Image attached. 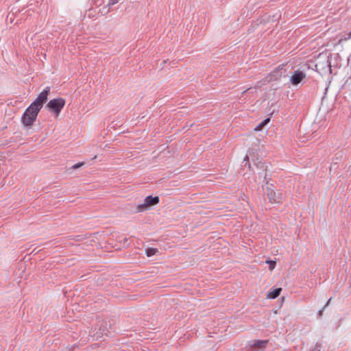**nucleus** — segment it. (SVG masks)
<instances>
[{"label": "nucleus", "mask_w": 351, "mask_h": 351, "mask_svg": "<svg viewBox=\"0 0 351 351\" xmlns=\"http://www.w3.org/2000/svg\"><path fill=\"white\" fill-rule=\"evenodd\" d=\"M65 105V100L63 98H56L50 100L47 107L53 111L56 116L59 114Z\"/></svg>", "instance_id": "nucleus-3"}, {"label": "nucleus", "mask_w": 351, "mask_h": 351, "mask_svg": "<svg viewBox=\"0 0 351 351\" xmlns=\"http://www.w3.org/2000/svg\"><path fill=\"white\" fill-rule=\"evenodd\" d=\"M330 301V299L327 302L326 305H328L329 304Z\"/></svg>", "instance_id": "nucleus-17"}, {"label": "nucleus", "mask_w": 351, "mask_h": 351, "mask_svg": "<svg viewBox=\"0 0 351 351\" xmlns=\"http://www.w3.org/2000/svg\"><path fill=\"white\" fill-rule=\"evenodd\" d=\"M84 164V162H78L73 166V169H75L80 168L82 166H83Z\"/></svg>", "instance_id": "nucleus-14"}, {"label": "nucleus", "mask_w": 351, "mask_h": 351, "mask_svg": "<svg viewBox=\"0 0 351 351\" xmlns=\"http://www.w3.org/2000/svg\"><path fill=\"white\" fill-rule=\"evenodd\" d=\"M270 121V119L269 118H267L265 119H264L263 121H261L254 129V130L255 132H258V131H261L262 130V129L263 128V127L265 125H266Z\"/></svg>", "instance_id": "nucleus-9"}, {"label": "nucleus", "mask_w": 351, "mask_h": 351, "mask_svg": "<svg viewBox=\"0 0 351 351\" xmlns=\"http://www.w3.org/2000/svg\"><path fill=\"white\" fill-rule=\"evenodd\" d=\"M144 202H145V204L147 205V206L148 208H149V207H151L152 206H155L159 203V197H158V196L153 197L152 195H149V196H147L145 197V199H144Z\"/></svg>", "instance_id": "nucleus-6"}, {"label": "nucleus", "mask_w": 351, "mask_h": 351, "mask_svg": "<svg viewBox=\"0 0 351 351\" xmlns=\"http://www.w3.org/2000/svg\"><path fill=\"white\" fill-rule=\"evenodd\" d=\"M50 91V88L47 87L44 89L43 91H42L38 96V97L36 99V100L32 103L31 104L35 105L36 108L41 110L43 104L47 101V97L49 95V93Z\"/></svg>", "instance_id": "nucleus-4"}, {"label": "nucleus", "mask_w": 351, "mask_h": 351, "mask_svg": "<svg viewBox=\"0 0 351 351\" xmlns=\"http://www.w3.org/2000/svg\"><path fill=\"white\" fill-rule=\"evenodd\" d=\"M305 75L301 71H296L291 76V82L293 85H297L304 78Z\"/></svg>", "instance_id": "nucleus-5"}, {"label": "nucleus", "mask_w": 351, "mask_h": 351, "mask_svg": "<svg viewBox=\"0 0 351 351\" xmlns=\"http://www.w3.org/2000/svg\"><path fill=\"white\" fill-rule=\"evenodd\" d=\"M267 343V340H256L253 341L250 346L254 348H261L265 347Z\"/></svg>", "instance_id": "nucleus-8"}, {"label": "nucleus", "mask_w": 351, "mask_h": 351, "mask_svg": "<svg viewBox=\"0 0 351 351\" xmlns=\"http://www.w3.org/2000/svg\"><path fill=\"white\" fill-rule=\"evenodd\" d=\"M267 195L269 200L272 204H280L285 199L283 193L278 190H275L272 184L267 187Z\"/></svg>", "instance_id": "nucleus-2"}, {"label": "nucleus", "mask_w": 351, "mask_h": 351, "mask_svg": "<svg viewBox=\"0 0 351 351\" xmlns=\"http://www.w3.org/2000/svg\"><path fill=\"white\" fill-rule=\"evenodd\" d=\"M350 39H351L350 32L348 34H346V35H345V36H342V37L339 40V41H338V44H339V45H343L345 42L348 41V40H350Z\"/></svg>", "instance_id": "nucleus-11"}, {"label": "nucleus", "mask_w": 351, "mask_h": 351, "mask_svg": "<svg viewBox=\"0 0 351 351\" xmlns=\"http://www.w3.org/2000/svg\"><path fill=\"white\" fill-rule=\"evenodd\" d=\"M147 209H149V208L147 206V205L145 204V203L144 202L143 204H138L136 206L134 213H137L144 212V211L147 210Z\"/></svg>", "instance_id": "nucleus-10"}, {"label": "nucleus", "mask_w": 351, "mask_h": 351, "mask_svg": "<svg viewBox=\"0 0 351 351\" xmlns=\"http://www.w3.org/2000/svg\"><path fill=\"white\" fill-rule=\"evenodd\" d=\"M323 311H324V308H323V309H322V310H320V311H319V315L320 317H322V315H323Z\"/></svg>", "instance_id": "nucleus-16"}, {"label": "nucleus", "mask_w": 351, "mask_h": 351, "mask_svg": "<svg viewBox=\"0 0 351 351\" xmlns=\"http://www.w3.org/2000/svg\"><path fill=\"white\" fill-rule=\"evenodd\" d=\"M40 110L35 105L31 104L22 115L21 119L22 125L25 128H31L36 121Z\"/></svg>", "instance_id": "nucleus-1"}, {"label": "nucleus", "mask_w": 351, "mask_h": 351, "mask_svg": "<svg viewBox=\"0 0 351 351\" xmlns=\"http://www.w3.org/2000/svg\"><path fill=\"white\" fill-rule=\"evenodd\" d=\"M266 263L269 264V269L270 271H272L276 265V263L274 261H266Z\"/></svg>", "instance_id": "nucleus-13"}, {"label": "nucleus", "mask_w": 351, "mask_h": 351, "mask_svg": "<svg viewBox=\"0 0 351 351\" xmlns=\"http://www.w3.org/2000/svg\"><path fill=\"white\" fill-rule=\"evenodd\" d=\"M158 252L157 248L149 247L146 250L145 253L147 256H152L155 255Z\"/></svg>", "instance_id": "nucleus-12"}, {"label": "nucleus", "mask_w": 351, "mask_h": 351, "mask_svg": "<svg viewBox=\"0 0 351 351\" xmlns=\"http://www.w3.org/2000/svg\"><path fill=\"white\" fill-rule=\"evenodd\" d=\"M281 291H282L281 288H276L274 289H271L267 293V297L270 299H275L279 296Z\"/></svg>", "instance_id": "nucleus-7"}, {"label": "nucleus", "mask_w": 351, "mask_h": 351, "mask_svg": "<svg viewBox=\"0 0 351 351\" xmlns=\"http://www.w3.org/2000/svg\"><path fill=\"white\" fill-rule=\"evenodd\" d=\"M120 0H109V4L110 5H114L117 3Z\"/></svg>", "instance_id": "nucleus-15"}, {"label": "nucleus", "mask_w": 351, "mask_h": 351, "mask_svg": "<svg viewBox=\"0 0 351 351\" xmlns=\"http://www.w3.org/2000/svg\"><path fill=\"white\" fill-rule=\"evenodd\" d=\"M350 35H351V30H350Z\"/></svg>", "instance_id": "nucleus-18"}, {"label": "nucleus", "mask_w": 351, "mask_h": 351, "mask_svg": "<svg viewBox=\"0 0 351 351\" xmlns=\"http://www.w3.org/2000/svg\"><path fill=\"white\" fill-rule=\"evenodd\" d=\"M318 351H321L320 350H319Z\"/></svg>", "instance_id": "nucleus-19"}]
</instances>
